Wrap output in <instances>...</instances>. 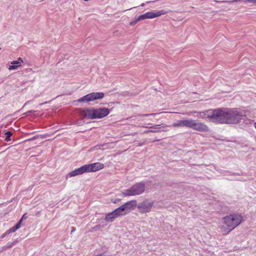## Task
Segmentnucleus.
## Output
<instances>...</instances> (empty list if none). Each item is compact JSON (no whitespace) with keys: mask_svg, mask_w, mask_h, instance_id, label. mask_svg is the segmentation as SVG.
Returning <instances> with one entry per match:
<instances>
[{"mask_svg":"<svg viewBox=\"0 0 256 256\" xmlns=\"http://www.w3.org/2000/svg\"><path fill=\"white\" fill-rule=\"evenodd\" d=\"M172 126L174 128L186 127L202 132H208L210 130L206 124L192 118L178 120L174 122Z\"/></svg>","mask_w":256,"mask_h":256,"instance_id":"nucleus-1","label":"nucleus"},{"mask_svg":"<svg viewBox=\"0 0 256 256\" xmlns=\"http://www.w3.org/2000/svg\"><path fill=\"white\" fill-rule=\"evenodd\" d=\"M200 116L202 118H208L210 122L226 124L225 108H216L209 110L200 112Z\"/></svg>","mask_w":256,"mask_h":256,"instance_id":"nucleus-2","label":"nucleus"},{"mask_svg":"<svg viewBox=\"0 0 256 256\" xmlns=\"http://www.w3.org/2000/svg\"><path fill=\"white\" fill-rule=\"evenodd\" d=\"M225 226L220 228L221 232L226 234L238 226L242 222V216L238 214H232L223 218Z\"/></svg>","mask_w":256,"mask_h":256,"instance_id":"nucleus-3","label":"nucleus"},{"mask_svg":"<svg viewBox=\"0 0 256 256\" xmlns=\"http://www.w3.org/2000/svg\"><path fill=\"white\" fill-rule=\"evenodd\" d=\"M226 124H237L242 119V115L234 108H225Z\"/></svg>","mask_w":256,"mask_h":256,"instance_id":"nucleus-4","label":"nucleus"},{"mask_svg":"<svg viewBox=\"0 0 256 256\" xmlns=\"http://www.w3.org/2000/svg\"><path fill=\"white\" fill-rule=\"evenodd\" d=\"M145 184L143 182H138L128 189L122 192L124 196H129L142 194L145 190Z\"/></svg>","mask_w":256,"mask_h":256,"instance_id":"nucleus-5","label":"nucleus"},{"mask_svg":"<svg viewBox=\"0 0 256 256\" xmlns=\"http://www.w3.org/2000/svg\"><path fill=\"white\" fill-rule=\"evenodd\" d=\"M104 94L102 92H94L88 94L80 98L78 101V102H89L97 100H100L104 98Z\"/></svg>","mask_w":256,"mask_h":256,"instance_id":"nucleus-6","label":"nucleus"},{"mask_svg":"<svg viewBox=\"0 0 256 256\" xmlns=\"http://www.w3.org/2000/svg\"><path fill=\"white\" fill-rule=\"evenodd\" d=\"M154 204V201H149L147 200L140 203L137 206L140 212L142 214L148 213L150 212L151 208Z\"/></svg>","mask_w":256,"mask_h":256,"instance_id":"nucleus-7","label":"nucleus"},{"mask_svg":"<svg viewBox=\"0 0 256 256\" xmlns=\"http://www.w3.org/2000/svg\"><path fill=\"white\" fill-rule=\"evenodd\" d=\"M166 12L164 10L158 12H148L144 14H141L137 18L139 21L148 18H154L158 17L162 15L166 14Z\"/></svg>","mask_w":256,"mask_h":256,"instance_id":"nucleus-8","label":"nucleus"},{"mask_svg":"<svg viewBox=\"0 0 256 256\" xmlns=\"http://www.w3.org/2000/svg\"><path fill=\"white\" fill-rule=\"evenodd\" d=\"M80 116L82 118L94 120V108H84L78 110Z\"/></svg>","mask_w":256,"mask_h":256,"instance_id":"nucleus-9","label":"nucleus"},{"mask_svg":"<svg viewBox=\"0 0 256 256\" xmlns=\"http://www.w3.org/2000/svg\"><path fill=\"white\" fill-rule=\"evenodd\" d=\"M110 114V110L108 108H94V119L102 118Z\"/></svg>","mask_w":256,"mask_h":256,"instance_id":"nucleus-10","label":"nucleus"},{"mask_svg":"<svg viewBox=\"0 0 256 256\" xmlns=\"http://www.w3.org/2000/svg\"><path fill=\"white\" fill-rule=\"evenodd\" d=\"M86 166L87 168V172H95L102 170L104 168V165L103 164L100 162H95L91 164H86Z\"/></svg>","mask_w":256,"mask_h":256,"instance_id":"nucleus-11","label":"nucleus"},{"mask_svg":"<svg viewBox=\"0 0 256 256\" xmlns=\"http://www.w3.org/2000/svg\"><path fill=\"white\" fill-rule=\"evenodd\" d=\"M136 206V200H133L127 202L124 204L122 205V206L124 210L127 212L128 214L130 212L134 210Z\"/></svg>","mask_w":256,"mask_h":256,"instance_id":"nucleus-12","label":"nucleus"},{"mask_svg":"<svg viewBox=\"0 0 256 256\" xmlns=\"http://www.w3.org/2000/svg\"><path fill=\"white\" fill-rule=\"evenodd\" d=\"M84 172H87V168L86 166V164L82 166L76 168L74 170L72 171L69 173V176L70 177L75 176H76L82 174Z\"/></svg>","mask_w":256,"mask_h":256,"instance_id":"nucleus-13","label":"nucleus"},{"mask_svg":"<svg viewBox=\"0 0 256 256\" xmlns=\"http://www.w3.org/2000/svg\"><path fill=\"white\" fill-rule=\"evenodd\" d=\"M22 62V59L20 58H19L17 60H14L11 62L12 66H10L8 69L10 70H16L18 66H20Z\"/></svg>","mask_w":256,"mask_h":256,"instance_id":"nucleus-14","label":"nucleus"},{"mask_svg":"<svg viewBox=\"0 0 256 256\" xmlns=\"http://www.w3.org/2000/svg\"><path fill=\"white\" fill-rule=\"evenodd\" d=\"M117 218L118 217L116 215L114 210H113L112 212H109L108 214H106L104 218V220L108 222H112L114 220Z\"/></svg>","mask_w":256,"mask_h":256,"instance_id":"nucleus-15","label":"nucleus"},{"mask_svg":"<svg viewBox=\"0 0 256 256\" xmlns=\"http://www.w3.org/2000/svg\"><path fill=\"white\" fill-rule=\"evenodd\" d=\"M116 215L118 218L122 216H124L127 214V212L124 210L122 206L114 210Z\"/></svg>","mask_w":256,"mask_h":256,"instance_id":"nucleus-16","label":"nucleus"},{"mask_svg":"<svg viewBox=\"0 0 256 256\" xmlns=\"http://www.w3.org/2000/svg\"><path fill=\"white\" fill-rule=\"evenodd\" d=\"M21 224L22 220H20L16 226L7 230L6 234L14 232L17 230L19 229L21 227Z\"/></svg>","mask_w":256,"mask_h":256,"instance_id":"nucleus-17","label":"nucleus"},{"mask_svg":"<svg viewBox=\"0 0 256 256\" xmlns=\"http://www.w3.org/2000/svg\"><path fill=\"white\" fill-rule=\"evenodd\" d=\"M16 241L13 242H8L4 246V249H8L12 248V246L16 244Z\"/></svg>","mask_w":256,"mask_h":256,"instance_id":"nucleus-18","label":"nucleus"},{"mask_svg":"<svg viewBox=\"0 0 256 256\" xmlns=\"http://www.w3.org/2000/svg\"><path fill=\"white\" fill-rule=\"evenodd\" d=\"M6 140H8V138L12 135V134L10 131L6 132Z\"/></svg>","mask_w":256,"mask_h":256,"instance_id":"nucleus-19","label":"nucleus"},{"mask_svg":"<svg viewBox=\"0 0 256 256\" xmlns=\"http://www.w3.org/2000/svg\"><path fill=\"white\" fill-rule=\"evenodd\" d=\"M239 1L248 2H250L256 3V0H234L232 2H237Z\"/></svg>","mask_w":256,"mask_h":256,"instance_id":"nucleus-20","label":"nucleus"},{"mask_svg":"<svg viewBox=\"0 0 256 256\" xmlns=\"http://www.w3.org/2000/svg\"><path fill=\"white\" fill-rule=\"evenodd\" d=\"M138 21H139V20H138V18H136V20H134V21H132V22H130V24L131 26H134V25H135V24L137 23V22H138Z\"/></svg>","mask_w":256,"mask_h":256,"instance_id":"nucleus-21","label":"nucleus"},{"mask_svg":"<svg viewBox=\"0 0 256 256\" xmlns=\"http://www.w3.org/2000/svg\"><path fill=\"white\" fill-rule=\"evenodd\" d=\"M156 114H143V115H139L140 116H154L156 115Z\"/></svg>","mask_w":256,"mask_h":256,"instance_id":"nucleus-22","label":"nucleus"},{"mask_svg":"<svg viewBox=\"0 0 256 256\" xmlns=\"http://www.w3.org/2000/svg\"><path fill=\"white\" fill-rule=\"evenodd\" d=\"M160 124H158V125H155L153 126H150V128H160Z\"/></svg>","mask_w":256,"mask_h":256,"instance_id":"nucleus-23","label":"nucleus"},{"mask_svg":"<svg viewBox=\"0 0 256 256\" xmlns=\"http://www.w3.org/2000/svg\"><path fill=\"white\" fill-rule=\"evenodd\" d=\"M148 132H160L159 130H148Z\"/></svg>","mask_w":256,"mask_h":256,"instance_id":"nucleus-24","label":"nucleus"},{"mask_svg":"<svg viewBox=\"0 0 256 256\" xmlns=\"http://www.w3.org/2000/svg\"><path fill=\"white\" fill-rule=\"evenodd\" d=\"M6 234V231L4 234H2L1 238H4L6 235L8 234Z\"/></svg>","mask_w":256,"mask_h":256,"instance_id":"nucleus-25","label":"nucleus"},{"mask_svg":"<svg viewBox=\"0 0 256 256\" xmlns=\"http://www.w3.org/2000/svg\"><path fill=\"white\" fill-rule=\"evenodd\" d=\"M26 214H24L22 216V218H21V219L20 220H22H22H23L24 218H26Z\"/></svg>","mask_w":256,"mask_h":256,"instance_id":"nucleus-26","label":"nucleus"},{"mask_svg":"<svg viewBox=\"0 0 256 256\" xmlns=\"http://www.w3.org/2000/svg\"><path fill=\"white\" fill-rule=\"evenodd\" d=\"M75 230H76V228H74V227H73V228H72V232H74V231H75Z\"/></svg>","mask_w":256,"mask_h":256,"instance_id":"nucleus-27","label":"nucleus"},{"mask_svg":"<svg viewBox=\"0 0 256 256\" xmlns=\"http://www.w3.org/2000/svg\"><path fill=\"white\" fill-rule=\"evenodd\" d=\"M144 6V3H142V4H140V6Z\"/></svg>","mask_w":256,"mask_h":256,"instance_id":"nucleus-28","label":"nucleus"},{"mask_svg":"<svg viewBox=\"0 0 256 256\" xmlns=\"http://www.w3.org/2000/svg\"><path fill=\"white\" fill-rule=\"evenodd\" d=\"M254 126L255 128L256 129V122L254 123Z\"/></svg>","mask_w":256,"mask_h":256,"instance_id":"nucleus-29","label":"nucleus"},{"mask_svg":"<svg viewBox=\"0 0 256 256\" xmlns=\"http://www.w3.org/2000/svg\"><path fill=\"white\" fill-rule=\"evenodd\" d=\"M149 132L148 130H146V131L144 132L145 133H147V132Z\"/></svg>","mask_w":256,"mask_h":256,"instance_id":"nucleus-30","label":"nucleus"}]
</instances>
